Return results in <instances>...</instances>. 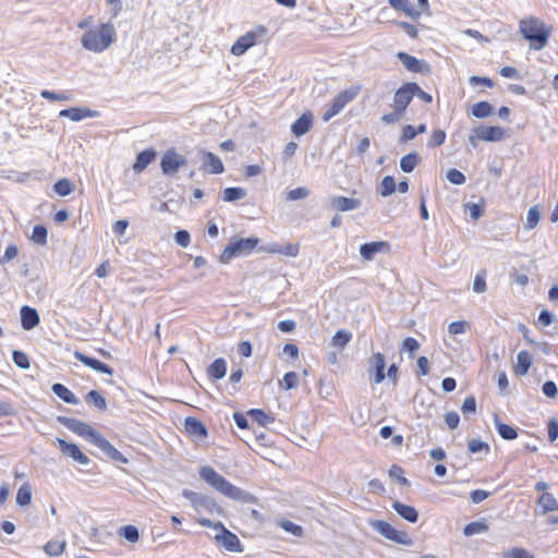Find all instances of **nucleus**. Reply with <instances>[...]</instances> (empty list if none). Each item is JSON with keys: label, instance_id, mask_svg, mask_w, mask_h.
Listing matches in <instances>:
<instances>
[{"label": "nucleus", "instance_id": "nucleus-27", "mask_svg": "<svg viewBox=\"0 0 558 558\" xmlns=\"http://www.w3.org/2000/svg\"><path fill=\"white\" fill-rule=\"evenodd\" d=\"M184 426L186 432L193 436H196L198 438H204L207 436V429L205 425L195 417H186Z\"/></svg>", "mask_w": 558, "mask_h": 558}, {"label": "nucleus", "instance_id": "nucleus-17", "mask_svg": "<svg viewBox=\"0 0 558 558\" xmlns=\"http://www.w3.org/2000/svg\"><path fill=\"white\" fill-rule=\"evenodd\" d=\"M256 32H247L245 35L238 38L231 47V53L234 56L244 54L251 47L256 45Z\"/></svg>", "mask_w": 558, "mask_h": 558}, {"label": "nucleus", "instance_id": "nucleus-10", "mask_svg": "<svg viewBox=\"0 0 558 558\" xmlns=\"http://www.w3.org/2000/svg\"><path fill=\"white\" fill-rule=\"evenodd\" d=\"M369 366L367 372L369 374H374V376L371 378V381L375 385H378L383 383L386 378L385 367H386V361L384 354L380 352L374 353L369 359Z\"/></svg>", "mask_w": 558, "mask_h": 558}, {"label": "nucleus", "instance_id": "nucleus-63", "mask_svg": "<svg viewBox=\"0 0 558 558\" xmlns=\"http://www.w3.org/2000/svg\"><path fill=\"white\" fill-rule=\"evenodd\" d=\"M19 254V250L15 245L10 244L7 246L4 254L0 257V264H7L13 258H15Z\"/></svg>", "mask_w": 558, "mask_h": 558}, {"label": "nucleus", "instance_id": "nucleus-47", "mask_svg": "<svg viewBox=\"0 0 558 558\" xmlns=\"http://www.w3.org/2000/svg\"><path fill=\"white\" fill-rule=\"evenodd\" d=\"M64 548H65L64 541H50L44 546V550L49 556H59L63 553Z\"/></svg>", "mask_w": 558, "mask_h": 558}, {"label": "nucleus", "instance_id": "nucleus-6", "mask_svg": "<svg viewBox=\"0 0 558 558\" xmlns=\"http://www.w3.org/2000/svg\"><path fill=\"white\" fill-rule=\"evenodd\" d=\"M369 525L377 533L383 535L389 541H392L397 544L411 546L413 544L412 538L404 531H398L390 523L381 520H371Z\"/></svg>", "mask_w": 558, "mask_h": 558}, {"label": "nucleus", "instance_id": "nucleus-57", "mask_svg": "<svg viewBox=\"0 0 558 558\" xmlns=\"http://www.w3.org/2000/svg\"><path fill=\"white\" fill-rule=\"evenodd\" d=\"M446 140V132L442 130H436L429 141L427 142L428 147H437L445 143Z\"/></svg>", "mask_w": 558, "mask_h": 558}, {"label": "nucleus", "instance_id": "nucleus-49", "mask_svg": "<svg viewBox=\"0 0 558 558\" xmlns=\"http://www.w3.org/2000/svg\"><path fill=\"white\" fill-rule=\"evenodd\" d=\"M47 229L44 226L37 225L33 228L32 240L36 244L45 245L47 243Z\"/></svg>", "mask_w": 558, "mask_h": 558}, {"label": "nucleus", "instance_id": "nucleus-35", "mask_svg": "<svg viewBox=\"0 0 558 558\" xmlns=\"http://www.w3.org/2000/svg\"><path fill=\"white\" fill-rule=\"evenodd\" d=\"M85 401L88 404L94 405L99 411H106L107 410L106 399L97 390H90L85 396Z\"/></svg>", "mask_w": 558, "mask_h": 558}, {"label": "nucleus", "instance_id": "nucleus-1", "mask_svg": "<svg viewBox=\"0 0 558 558\" xmlns=\"http://www.w3.org/2000/svg\"><path fill=\"white\" fill-rule=\"evenodd\" d=\"M199 477L227 498L247 505H256L258 502L254 495L233 485L211 466H202L199 469Z\"/></svg>", "mask_w": 558, "mask_h": 558}, {"label": "nucleus", "instance_id": "nucleus-25", "mask_svg": "<svg viewBox=\"0 0 558 558\" xmlns=\"http://www.w3.org/2000/svg\"><path fill=\"white\" fill-rule=\"evenodd\" d=\"M60 117H63V118H69L70 120L72 121H81L85 118H94L97 116V111H93L88 108H69V109H63L60 111L59 113Z\"/></svg>", "mask_w": 558, "mask_h": 558}, {"label": "nucleus", "instance_id": "nucleus-61", "mask_svg": "<svg viewBox=\"0 0 558 558\" xmlns=\"http://www.w3.org/2000/svg\"><path fill=\"white\" fill-rule=\"evenodd\" d=\"M403 113L401 111H398L397 109H393L391 112L385 113L381 116L380 120L385 124H393L401 120L403 118Z\"/></svg>", "mask_w": 558, "mask_h": 558}, {"label": "nucleus", "instance_id": "nucleus-51", "mask_svg": "<svg viewBox=\"0 0 558 558\" xmlns=\"http://www.w3.org/2000/svg\"><path fill=\"white\" fill-rule=\"evenodd\" d=\"M408 83H409V88L412 92L411 93L412 97L416 96L425 102H432L433 98H432L430 94L424 92L416 83H413V82H408Z\"/></svg>", "mask_w": 558, "mask_h": 558}, {"label": "nucleus", "instance_id": "nucleus-54", "mask_svg": "<svg viewBox=\"0 0 558 558\" xmlns=\"http://www.w3.org/2000/svg\"><path fill=\"white\" fill-rule=\"evenodd\" d=\"M468 449L471 453H477L481 451L488 452L489 446L487 442L482 441L481 439H471L468 444Z\"/></svg>", "mask_w": 558, "mask_h": 558}, {"label": "nucleus", "instance_id": "nucleus-43", "mask_svg": "<svg viewBox=\"0 0 558 558\" xmlns=\"http://www.w3.org/2000/svg\"><path fill=\"white\" fill-rule=\"evenodd\" d=\"M396 189H397V184H396L395 178L391 175H386L381 180V183L379 186V194L383 197H387V196L391 195L396 191Z\"/></svg>", "mask_w": 558, "mask_h": 558}, {"label": "nucleus", "instance_id": "nucleus-8", "mask_svg": "<svg viewBox=\"0 0 558 558\" xmlns=\"http://www.w3.org/2000/svg\"><path fill=\"white\" fill-rule=\"evenodd\" d=\"M187 163L186 158L173 148L166 150L161 157L160 168L165 175H174L178 170Z\"/></svg>", "mask_w": 558, "mask_h": 558}, {"label": "nucleus", "instance_id": "nucleus-11", "mask_svg": "<svg viewBox=\"0 0 558 558\" xmlns=\"http://www.w3.org/2000/svg\"><path fill=\"white\" fill-rule=\"evenodd\" d=\"M398 60L410 72L413 73H429L430 68L425 60L417 59L407 52H398Z\"/></svg>", "mask_w": 558, "mask_h": 558}, {"label": "nucleus", "instance_id": "nucleus-22", "mask_svg": "<svg viewBox=\"0 0 558 558\" xmlns=\"http://www.w3.org/2000/svg\"><path fill=\"white\" fill-rule=\"evenodd\" d=\"M360 92V86H351L337 95L332 101V106L336 107L339 112L351 102Z\"/></svg>", "mask_w": 558, "mask_h": 558}, {"label": "nucleus", "instance_id": "nucleus-44", "mask_svg": "<svg viewBox=\"0 0 558 558\" xmlns=\"http://www.w3.org/2000/svg\"><path fill=\"white\" fill-rule=\"evenodd\" d=\"M118 534L131 543H136L140 538L138 529L134 525H125L120 527Z\"/></svg>", "mask_w": 558, "mask_h": 558}, {"label": "nucleus", "instance_id": "nucleus-5", "mask_svg": "<svg viewBox=\"0 0 558 558\" xmlns=\"http://www.w3.org/2000/svg\"><path fill=\"white\" fill-rule=\"evenodd\" d=\"M57 420L64 427H66L71 432L77 434L78 436L83 437L84 439L92 442L93 445L97 441V439L101 435L94 427H92L89 424H87L83 421L72 418V417H66V416H58Z\"/></svg>", "mask_w": 558, "mask_h": 558}, {"label": "nucleus", "instance_id": "nucleus-45", "mask_svg": "<svg viewBox=\"0 0 558 558\" xmlns=\"http://www.w3.org/2000/svg\"><path fill=\"white\" fill-rule=\"evenodd\" d=\"M32 500V489L28 484L22 485L16 494V504L19 506H27Z\"/></svg>", "mask_w": 558, "mask_h": 558}, {"label": "nucleus", "instance_id": "nucleus-33", "mask_svg": "<svg viewBox=\"0 0 558 558\" xmlns=\"http://www.w3.org/2000/svg\"><path fill=\"white\" fill-rule=\"evenodd\" d=\"M538 506L542 508L543 513L558 510V501L550 493H543L541 495Z\"/></svg>", "mask_w": 558, "mask_h": 558}, {"label": "nucleus", "instance_id": "nucleus-23", "mask_svg": "<svg viewBox=\"0 0 558 558\" xmlns=\"http://www.w3.org/2000/svg\"><path fill=\"white\" fill-rule=\"evenodd\" d=\"M388 3L392 9L403 12L412 20H417L422 15V11L415 9L410 0H388Z\"/></svg>", "mask_w": 558, "mask_h": 558}, {"label": "nucleus", "instance_id": "nucleus-53", "mask_svg": "<svg viewBox=\"0 0 558 558\" xmlns=\"http://www.w3.org/2000/svg\"><path fill=\"white\" fill-rule=\"evenodd\" d=\"M310 195V190L304 186H300L293 190H290L287 194L288 201H299L307 197Z\"/></svg>", "mask_w": 558, "mask_h": 558}, {"label": "nucleus", "instance_id": "nucleus-4", "mask_svg": "<svg viewBox=\"0 0 558 558\" xmlns=\"http://www.w3.org/2000/svg\"><path fill=\"white\" fill-rule=\"evenodd\" d=\"M258 243L259 240L255 236L231 241L222 251L220 262L227 264L235 256L248 255Z\"/></svg>", "mask_w": 558, "mask_h": 558}, {"label": "nucleus", "instance_id": "nucleus-24", "mask_svg": "<svg viewBox=\"0 0 558 558\" xmlns=\"http://www.w3.org/2000/svg\"><path fill=\"white\" fill-rule=\"evenodd\" d=\"M391 507L402 519L410 523H415L418 520V512L412 506L396 500L392 502Z\"/></svg>", "mask_w": 558, "mask_h": 558}, {"label": "nucleus", "instance_id": "nucleus-55", "mask_svg": "<svg viewBox=\"0 0 558 558\" xmlns=\"http://www.w3.org/2000/svg\"><path fill=\"white\" fill-rule=\"evenodd\" d=\"M446 178L450 183L456 184V185H461L466 180L465 175L457 169L448 170Z\"/></svg>", "mask_w": 558, "mask_h": 558}, {"label": "nucleus", "instance_id": "nucleus-18", "mask_svg": "<svg viewBox=\"0 0 558 558\" xmlns=\"http://www.w3.org/2000/svg\"><path fill=\"white\" fill-rule=\"evenodd\" d=\"M21 325L24 330H32L39 325L40 317L36 308L23 305L20 311Z\"/></svg>", "mask_w": 558, "mask_h": 558}, {"label": "nucleus", "instance_id": "nucleus-3", "mask_svg": "<svg viewBox=\"0 0 558 558\" xmlns=\"http://www.w3.org/2000/svg\"><path fill=\"white\" fill-rule=\"evenodd\" d=\"M116 28L112 23L101 24L99 28L83 34L82 46L93 52L105 51L116 40Z\"/></svg>", "mask_w": 558, "mask_h": 558}, {"label": "nucleus", "instance_id": "nucleus-48", "mask_svg": "<svg viewBox=\"0 0 558 558\" xmlns=\"http://www.w3.org/2000/svg\"><path fill=\"white\" fill-rule=\"evenodd\" d=\"M502 558H535V556L521 547H512L502 553Z\"/></svg>", "mask_w": 558, "mask_h": 558}, {"label": "nucleus", "instance_id": "nucleus-40", "mask_svg": "<svg viewBox=\"0 0 558 558\" xmlns=\"http://www.w3.org/2000/svg\"><path fill=\"white\" fill-rule=\"evenodd\" d=\"M246 196L244 187H227L223 190L222 199L225 202H235Z\"/></svg>", "mask_w": 558, "mask_h": 558}, {"label": "nucleus", "instance_id": "nucleus-59", "mask_svg": "<svg viewBox=\"0 0 558 558\" xmlns=\"http://www.w3.org/2000/svg\"><path fill=\"white\" fill-rule=\"evenodd\" d=\"M299 244L289 243L287 245H279L278 254L295 257L299 254Z\"/></svg>", "mask_w": 558, "mask_h": 558}, {"label": "nucleus", "instance_id": "nucleus-36", "mask_svg": "<svg viewBox=\"0 0 558 558\" xmlns=\"http://www.w3.org/2000/svg\"><path fill=\"white\" fill-rule=\"evenodd\" d=\"M489 529L488 524L484 521H473L466 524L463 529L464 536H473L476 534L485 533Z\"/></svg>", "mask_w": 558, "mask_h": 558}, {"label": "nucleus", "instance_id": "nucleus-42", "mask_svg": "<svg viewBox=\"0 0 558 558\" xmlns=\"http://www.w3.org/2000/svg\"><path fill=\"white\" fill-rule=\"evenodd\" d=\"M351 332L345 329H339L331 339V344L333 347L343 349L351 340Z\"/></svg>", "mask_w": 558, "mask_h": 558}, {"label": "nucleus", "instance_id": "nucleus-13", "mask_svg": "<svg viewBox=\"0 0 558 558\" xmlns=\"http://www.w3.org/2000/svg\"><path fill=\"white\" fill-rule=\"evenodd\" d=\"M57 442L59 445L60 450L68 457L72 458L74 461L80 463L81 465L89 464V458L81 451L78 446L75 444H71L65 441L62 438H57Z\"/></svg>", "mask_w": 558, "mask_h": 558}, {"label": "nucleus", "instance_id": "nucleus-16", "mask_svg": "<svg viewBox=\"0 0 558 558\" xmlns=\"http://www.w3.org/2000/svg\"><path fill=\"white\" fill-rule=\"evenodd\" d=\"M74 357L80 361L81 363H83L85 366L96 371V372H99V373H102V374H107V375H112L113 374V369L100 362L99 360L95 359V357H90L82 352H78L76 351L74 353Z\"/></svg>", "mask_w": 558, "mask_h": 558}, {"label": "nucleus", "instance_id": "nucleus-7", "mask_svg": "<svg viewBox=\"0 0 558 558\" xmlns=\"http://www.w3.org/2000/svg\"><path fill=\"white\" fill-rule=\"evenodd\" d=\"M182 495L191 501L192 506L197 512L205 510L209 513H221L220 506L210 496L198 494L189 489H184Z\"/></svg>", "mask_w": 558, "mask_h": 558}, {"label": "nucleus", "instance_id": "nucleus-62", "mask_svg": "<svg viewBox=\"0 0 558 558\" xmlns=\"http://www.w3.org/2000/svg\"><path fill=\"white\" fill-rule=\"evenodd\" d=\"M416 136V132H415V128L411 124H407L402 128V133H401V136L399 138V142L400 143H407L409 141H412L413 138H415Z\"/></svg>", "mask_w": 558, "mask_h": 558}, {"label": "nucleus", "instance_id": "nucleus-34", "mask_svg": "<svg viewBox=\"0 0 558 558\" xmlns=\"http://www.w3.org/2000/svg\"><path fill=\"white\" fill-rule=\"evenodd\" d=\"M495 425L501 438L506 440H513L518 437L517 430L512 426L499 422L497 415L495 416Z\"/></svg>", "mask_w": 558, "mask_h": 558}, {"label": "nucleus", "instance_id": "nucleus-20", "mask_svg": "<svg viewBox=\"0 0 558 558\" xmlns=\"http://www.w3.org/2000/svg\"><path fill=\"white\" fill-rule=\"evenodd\" d=\"M360 206L361 201L357 198L335 196L330 199V207L341 213L357 209Z\"/></svg>", "mask_w": 558, "mask_h": 558}, {"label": "nucleus", "instance_id": "nucleus-2", "mask_svg": "<svg viewBox=\"0 0 558 558\" xmlns=\"http://www.w3.org/2000/svg\"><path fill=\"white\" fill-rule=\"evenodd\" d=\"M519 32L525 40L530 41V48L533 50H542L550 37V29L535 16L522 19L519 22Z\"/></svg>", "mask_w": 558, "mask_h": 558}, {"label": "nucleus", "instance_id": "nucleus-9", "mask_svg": "<svg viewBox=\"0 0 558 558\" xmlns=\"http://www.w3.org/2000/svg\"><path fill=\"white\" fill-rule=\"evenodd\" d=\"M215 530H219L221 533L215 536L216 541L221 546L231 553H241L243 550L239 537L227 530L221 522H216Z\"/></svg>", "mask_w": 558, "mask_h": 558}, {"label": "nucleus", "instance_id": "nucleus-15", "mask_svg": "<svg viewBox=\"0 0 558 558\" xmlns=\"http://www.w3.org/2000/svg\"><path fill=\"white\" fill-rule=\"evenodd\" d=\"M475 133H478V136L482 141L486 142H500L506 135L507 131L501 126H486L481 125L475 129Z\"/></svg>", "mask_w": 558, "mask_h": 558}, {"label": "nucleus", "instance_id": "nucleus-30", "mask_svg": "<svg viewBox=\"0 0 558 558\" xmlns=\"http://www.w3.org/2000/svg\"><path fill=\"white\" fill-rule=\"evenodd\" d=\"M51 389H52L53 393L57 397H59L61 400H63L64 402H66L69 404H77L78 403V398L64 385L57 383V384L52 385Z\"/></svg>", "mask_w": 558, "mask_h": 558}, {"label": "nucleus", "instance_id": "nucleus-19", "mask_svg": "<svg viewBox=\"0 0 558 558\" xmlns=\"http://www.w3.org/2000/svg\"><path fill=\"white\" fill-rule=\"evenodd\" d=\"M94 445L98 447L111 460L121 463L129 462V460L117 448H114L112 444L108 441L102 435H100V437Z\"/></svg>", "mask_w": 558, "mask_h": 558}, {"label": "nucleus", "instance_id": "nucleus-50", "mask_svg": "<svg viewBox=\"0 0 558 558\" xmlns=\"http://www.w3.org/2000/svg\"><path fill=\"white\" fill-rule=\"evenodd\" d=\"M12 359H13L14 364L19 368H21V369L29 368V360H28V356L24 352H22L20 350H14L12 353Z\"/></svg>", "mask_w": 558, "mask_h": 558}, {"label": "nucleus", "instance_id": "nucleus-56", "mask_svg": "<svg viewBox=\"0 0 558 558\" xmlns=\"http://www.w3.org/2000/svg\"><path fill=\"white\" fill-rule=\"evenodd\" d=\"M473 291L476 293H484L486 291L485 271L482 270L474 277Z\"/></svg>", "mask_w": 558, "mask_h": 558}, {"label": "nucleus", "instance_id": "nucleus-21", "mask_svg": "<svg viewBox=\"0 0 558 558\" xmlns=\"http://www.w3.org/2000/svg\"><path fill=\"white\" fill-rule=\"evenodd\" d=\"M389 244L385 241H374L360 246V255L365 260H372L377 253L388 250Z\"/></svg>", "mask_w": 558, "mask_h": 558}, {"label": "nucleus", "instance_id": "nucleus-64", "mask_svg": "<svg viewBox=\"0 0 558 558\" xmlns=\"http://www.w3.org/2000/svg\"><path fill=\"white\" fill-rule=\"evenodd\" d=\"M174 239L178 245L181 247H187L190 244V233L186 230H179L174 234Z\"/></svg>", "mask_w": 558, "mask_h": 558}, {"label": "nucleus", "instance_id": "nucleus-41", "mask_svg": "<svg viewBox=\"0 0 558 558\" xmlns=\"http://www.w3.org/2000/svg\"><path fill=\"white\" fill-rule=\"evenodd\" d=\"M541 218H542V213H541L539 206L531 207L526 215V221H525L524 228L529 229V230L534 229L538 225Z\"/></svg>", "mask_w": 558, "mask_h": 558}, {"label": "nucleus", "instance_id": "nucleus-12", "mask_svg": "<svg viewBox=\"0 0 558 558\" xmlns=\"http://www.w3.org/2000/svg\"><path fill=\"white\" fill-rule=\"evenodd\" d=\"M198 155L202 160V170L211 174H219L223 172V163L217 155L205 150H199Z\"/></svg>", "mask_w": 558, "mask_h": 558}, {"label": "nucleus", "instance_id": "nucleus-60", "mask_svg": "<svg viewBox=\"0 0 558 558\" xmlns=\"http://www.w3.org/2000/svg\"><path fill=\"white\" fill-rule=\"evenodd\" d=\"M542 391L548 398H556L558 396V387L553 380L545 381L542 386Z\"/></svg>", "mask_w": 558, "mask_h": 558}, {"label": "nucleus", "instance_id": "nucleus-14", "mask_svg": "<svg viewBox=\"0 0 558 558\" xmlns=\"http://www.w3.org/2000/svg\"><path fill=\"white\" fill-rule=\"evenodd\" d=\"M412 92L409 88V83H404L399 87L393 95V109L401 111L403 114L405 113L407 108L411 104L413 97Z\"/></svg>", "mask_w": 558, "mask_h": 558}, {"label": "nucleus", "instance_id": "nucleus-32", "mask_svg": "<svg viewBox=\"0 0 558 558\" xmlns=\"http://www.w3.org/2000/svg\"><path fill=\"white\" fill-rule=\"evenodd\" d=\"M420 162V155L416 151H411L400 159V169L405 172H412Z\"/></svg>", "mask_w": 558, "mask_h": 558}, {"label": "nucleus", "instance_id": "nucleus-52", "mask_svg": "<svg viewBox=\"0 0 558 558\" xmlns=\"http://www.w3.org/2000/svg\"><path fill=\"white\" fill-rule=\"evenodd\" d=\"M299 384V375L295 372H288L284 376L280 385L283 386V389L290 390L298 386Z\"/></svg>", "mask_w": 558, "mask_h": 558}, {"label": "nucleus", "instance_id": "nucleus-58", "mask_svg": "<svg viewBox=\"0 0 558 558\" xmlns=\"http://www.w3.org/2000/svg\"><path fill=\"white\" fill-rule=\"evenodd\" d=\"M389 476L396 478L402 486L409 485V481L403 476V470L396 464L390 468Z\"/></svg>", "mask_w": 558, "mask_h": 558}, {"label": "nucleus", "instance_id": "nucleus-37", "mask_svg": "<svg viewBox=\"0 0 558 558\" xmlns=\"http://www.w3.org/2000/svg\"><path fill=\"white\" fill-rule=\"evenodd\" d=\"M494 112V107L487 101H478L472 107V114L475 118L483 119L489 117Z\"/></svg>", "mask_w": 558, "mask_h": 558}, {"label": "nucleus", "instance_id": "nucleus-29", "mask_svg": "<svg viewBox=\"0 0 558 558\" xmlns=\"http://www.w3.org/2000/svg\"><path fill=\"white\" fill-rule=\"evenodd\" d=\"M156 157V151L154 149H146L141 151L137 157L136 161L133 165V169L135 172L140 173L142 172Z\"/></svg>", "mask_w": 558, "mask_h": 558}, {"label": "nucleus", "instance_id": "nucleus-31", "mask_svg": "<svg viewBox=\"0 0 558 558\" xmlns=\"http://www.w3.org/2000/svg\"><path fill=\"white\" fill-rule=\"evenodd\" d=\"M227 373V363L225 359H216L207 368V374L213 379H222Z\"/></svg>", "mask_w": 558, "mask_h": 558}, {"label": "nucleus", "instance_id": "nucleus-46", "mask_svg": "<svg viewBox=\"0 0 558 558\" xmlns=\"http://www.w3.org/2000/svg\"><path fill=\"white\" fill-rule=\"evenodd\" d=\"M277 524L283 529L287 533H290L294 536L301 537L303 536L304 530L301 525L295 524L292 521L289 520H280L277 522Z\"/></svg>", "mask_w": 558, "mask_h": 558}, {"label": "nucleus", "instance_id": "nucleus-26", "mask_svg": "<svg viewBox=\"0 0 558 558\" xmlns=\"http://www.w3.org/2000/svg\"><path fill=\"white\" fill-rule=\"evenodd\" d=\"M312 123V113L305 112L292 123L291 131L295 136H302L310 131Z\"/></svg>", "mask_w": 558, "mask_h": 558}, {"label": "nucleus", "instance_id": "nucleus-38", "mask_svg": "<svg viewBox=\"0 0 558 558\" xmlns=\"http://www.w3.org/2000/svg\"><path fill=\"white\" fill-rule=\"evenodd\" d=\"M247 414L252 417L253 421L258 423L260 426H267L275 421L272 416L267 414L262 409H252L247 412Z\"/></svg>", "mask_w": 558, "mask_h": 558}, {"label": "nucleus", "instance_id": "nucleus-39", "mask_svg": "<svg viewBox=\"0 0 558 558\" xmlns=\"http://www.w3.org/2000/svg\"><path fill=\"white\" fill-rule=\"evenodd\" d=\"M53 191L59 196H68L74 191V184L69 179H60L53 184Z\"/></svg>", "mask_w": 558, "mask_h": 558}, {"label": "nucleus", "instance_id": "nucleus-28", "mask_svg": "<svg viewBox=\"0 0 558 558\" xmlns=\"http://www.w3.org/2000/svg\"><path fill=\"white\" fill-rule=\"evenodd\" d=\"M532 364V356L527 351H521L517 354V361L514 365V373L517 375L523 376L529 372V368Z\"/></svg>", "mask_w": 558, "mask_h": 558}]
</instances>
